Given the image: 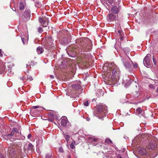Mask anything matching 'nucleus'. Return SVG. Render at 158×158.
I'll list each match as a JSON object with an SVG mask.
<instances>
[{
  "instance_id": "nucleus-2",
  "label": "nucleus",
  "mask_w": 158,
  "mask_h": 158,
  "mask_svg": "<svg viewBox=\"0 0 158 158\" xmlns=\"http://www.w3.org/2000/svg\"><path fill=\"white\" fill-rule=\"evenodd\" d=\"M107 113V106L105 105H100L98 106L97 110L94 112L93 115L100 119H102L106 116Z\"/></svg>"
},
{
  "instance_id": "nucleus-52",
  "label": "nucleus",
  "mask_w": 158,
  "mask_h": 158,
  "mask_svg": "<svg viewBox=\"0 0 158 158\" xmlns=\"http://www.w3.org/2000/svg\"><path fill=\"white\" fill-rule=\"evenodd\" d=\"M118 33H120V32H121V31H120V30L118 31Z\"/></svg>"
},
{
  "instance_id": "nucleus-49",
  "label": "nucleus",
  "mask_w": 158,
  "mask_h": 158,
  "mask_svg": "<svg viewBox=\"0 0 158 158\" xmlns=\"http://www.w3.org/2000/svg\"><path fill=\"white\" fill-rule=\"evenodd\" d=\"M71 157V156L70 155H69L68 156H67V158H70Z\"/></svg>"
},
{
  "instance_id": "nucleus-55",
  "label": "nucleus",
  "mask_w": 158,
  "mask_h": 158,
  "mask_svg": "<svg viewBox=\"0 0 158 158\" xmlns=\"http://www.w3.org/2000/svg\"><path fill=\"white\" fill-rule=\"evenodd\" d=\"M120 158H121V157H120Z\"/></svg>"
},
{
  "instance_id": "nucleus-54",
  "label": "nucleus",
  "mask_w": 158,
  "mask_h": 158,
  "mask_svg": "<svg viewBox=\"0 0 158 158\" xmlns=\"http://www.w3.org/2000/svg\"><path fill=\"white\" fill-rule=\"evenodd\" d=\"M46 119H44V120H46Z\"/></svg>"
},
{
  "instance_id": "nucleus-16",
  "label": "nucleus",
  "mask_w": 158,
  "mask_h": 158,
  "mask_svg": "<svg viewBox=\"0 0 158 158\" xmlns=\"http://www.w3.org/2000/svg\"><path fill=\"white\" fill-rule=\"evenodd\" d=\"M120 8H119V6H116L113 7L111 9V11L112 12H113L114 14H118L119 11V9Z\"/></svg>"
},
{
  "instance_id": "nucleus-34",
  "label": "nucleus",
  "mask_w": 158,
  "mask_h": 158,
  "mask_svg": "<svg viewBox=\"0 0 158 158\" xmlns=\"http://www.w3.org/2000/svg\"><path fill=\"white\" fill-rule=\"evenodd\" d=\"M35 6L37 7H39L40 6V4L38 2H36L35 3Z\"/></svg>"
},
{
  "instance_id": "nucleus-41",
  "label": "nucleus",
  "mask_w": 158,
  "mask_h": 158,
  "mask_svg": "<svg viewBox=\"0 0 158 158\" xmlns=\"http://www.w3.org/2000/svg\"><path fill=\"white\" fill-rule=\"evenodd\" d=\"M24 39H25L24 38H22V40L24 44H25V43L24 42Z\"/></svg>"
},
{
  "instance_id": "nucleus-17",
  "label": "nucleus",
  "mask_w": 158,
  "mask_h": 158,
  "mask_svg": "<svg viewBox=\"0 0 158 158\" xmlns=\"http://www.w3.org/2000/svg\"><path fill=\"white\" fill-rule=\"evenodd\" d=\"M124 85L126 87H127L130 85L131 83V80L130 78L124 81Z\"/></svg>"
},
{
  "instance_id": "nucleus-3",
  "label": "nucleus",
  "mask_w": 158,
  "mask_h": 158,
  "mask_svg": "<svg viewBox=\"0 0 158 158\" xmlns=\"http://www.w3.org/2000/svg\"><path fill=\"white\" fill-rule=\"evenodd\" d=\"M91 41L89 40L88 44H84L83 43L81 44L80 48L81 51L83 52H87L88 50H90L92 48V45L91 44Z\"/></svg>"
},
{
  "instance_id": "nucleus-14",
  "label": "nucleus",
  "mask_w": 158,
  "mask_h": 158,
  "mask_svg": "<svg viewBox=\"0 0 158 158\" xmlns=\"http://www.w3.org/2000/svg\"><path fill=\"white\" fill-rule=\"evenodd\" d=\"M79 48H72L70 51V53L72 55L71 56L72 57H74L77 54L78 52Z\"/></svg>"
},
{
  "instance_id": "nucleus-53",
  "label": "nucleus",
  "mask_w": 158,
  "mask_h": 158,
  "mask_svg": "<svg viewBox=\"0 0 158 158\" xmlns=\"http://www.w3.org/2000/svg\"><path fill=\"white\" fill-rule=\"evenodd\" d=\"M156 91V92H158V87L157 88Z\"/></svg>"
},
{
  "instance_id": "nucleus-1",
  "label": "nucleus",
  "mask_w": 158,
  "mask_h": 158,
  "mask_svg": "<svg viewBox=\"0 0 158 158\" xmlns=\"http://www.w3.org/2000/svg\"><path fill=\"white\" fill-rule=\"evenodd\" d=\"M106 77L107 81L114 83H117L120 77V72L116 65L113 63H106L103 67Z\"/></svg>"
},
{
  "instance_id": "nucleus-23",
  "label": "nucleus",
  "mask_w": 158,
  "mask_h": 158,
  "mask_svg": "<svg viewBox=\"0 0 158 158\" xmlns=\"http://www.w3.org/2000/svg\"><path fill=\"white\" fill-rule=\"evenodd\" d=\"M32 109H36L38 108V109H37V110L39 111H40L42 110L43 109V108L42 107L39 106H34L32 107Z\"/></svg>"
},
{
  "instance_id": "nucleus-33",
  "label": "nucleus",
  "mask_w": 158,
  "mask_h": 158,
  "mask_svg": "<svg viewBox=\"0 0 158 158\" xmlns=\"http://www.w3.org/2000/svg\"><path fill=\"white\" fill-rule=\"evenodd\" d=\"M43 30H42V28L40 27L38 28V31L39 32V33H41L43 32Z\"/></svg>"
},
{
  "instance_id": "nucleus-7",
  "label": "nucleus",
  "mask_w": 158,
  "mask_h": 158,
  "mask_svg": "<svg viewBox=\"0 0 158 158\" xmlns=\"http://www.w3.org/2000/svg\"><path fill=\"white\" fill-rule=\"evenodd\" d=\"M123 61L125 67L127 69H130L131 66V63H132L130 59L127 57L123 59Z\"/></svg>"
},
{
  "instance_id": "nucleus-36",
  "label": "nucleus",
  "mask_w": 158,
  "mask_h": 158,
  "mask_svg": "<svg viewBox=\"0 0 158 158\" xmlns=\"http://www.w3.org/2000/svg\"><path fill=\"white\" fill-rule=\"evenodd\" d=\"M59 151L60 152L63 153L64 152L63 149L61 147L60 148Z\"/></svg>"
},
{
  "instance_id": "nucleus-39",
  "label": "nucleus",
  "mask_w": 158,
  "mask_h": 158,
  "mask_svg": "<svg viewBox=\"0 0 158 158\" xmlns=\"http://www.w3.org/2000/svg\"><path fill=\"white\" fill-rule=\"evenodd\" d=\"M84 105L85 106H89V103L88 101H86L84 103Z\"/></svg>"
},
{
  "instance_id": "nucleus-47",
  "label": "nucleus",
  "mask_w": 158,
  "mask_h": 158,
  "mask_svg": "<svg viewBox=\"0 0 158 158\" xmlns=\"http://www.w3.org/2000/svg\"><path fill=\"white\" fill-rule=\"evenodd\" d=\"M50 77L51 78H54V77L53 75H51Z\"/></svg>"
},
{
  "instance_id": "nucleus-51",
  "label": "nucleus",
  "mask_w": 158,
  "mask_h": 158,
  "mask_svg": "<svg viewBox=\"0 0 158 158\" xmlns=\"http://www.w3.org/2000/svg\"><path fill=\"white\" fill-rule=\"evenodd\" d=\"M86 120L87 121H89V118H87Z\"/></svg>"
},
{
  "instance_id": "nucleus-50",
  "label": "nucleus",
  "mask_w": 158,
  "mask_h": 158,
  "mask_svg": "<svg viewBox=\"0 0 158 158\" xmlns=\"http://www.w3.org/2000/svg\"><path fill=\"white\" fill-rule=\"evenodd\" d=\"M123 37H121L120 38V40H123Z\"/></svg>"
},
{
  "instance_id": "nucleus-29",
  "label": "nucleus",
  "mask_w": 158,
  "mask_h": 158,
  "mask_svg": "<svg viewBox=\"0 0 158 158\" xmlns=\"http://www.w3.org/2000/svg\"><path fill=\"white\" fill-rule=\"evenodd\" d=\"M89 140L94 142H96L98 140L97 139H95L94 138H92L91 137L89 138Z\"/></svg>"
},
{
  "instance_id": "nucleus-42",
  "label": "nucleus",
  "mask_w": 158,
  "mask_h": 158,
  "mask_svg": "<svg viewBox=\"0 0 158 158\" xmlns=\"http://www.w3.org/2000/svg\"><path fill=\"white\" fill-rule=\"evenodd\" d=\"M0 158H4L3 156L1 154H0Z\"/></svg>"
},
{
  "instance_id": "nucleus-28",
  "label": "nucleus",
  "mask_w": 158,
  "mask_h": 158,
  "mask_svg": "<svg viewBox=\"0 0 158 158\" xmlns=\"http://www.w3.org/2000/svg\"><path fill=\"white\" fill-rule=\"evenodd\" d=\"M105 142L109 144H110L112 143V142L110 139H107L105 140Z\"/></svg>"
},
{
  "instance_id": "nucleus-25",
  "label": "nucleus",
  "mask_w": 158,
  "mask_h": 158,
  "mask_svg": "<svg viewBox=\"0 0 158 158\" xmlns=\"http://www.w3.org/2000/svg\"><path fill=\"white\" fill-rule=\"evenodd\" d=\"M142 110L141 109V108L140 107H139L136 109L135 113L136 114L138 115L140 114L141 113H142Z\"/></svg>"
},
{
  "instance_id": "nucleus-40",
  "label": "nucleus",
  "mask_w": 158,
  "mask_h": 158,
  "mask_svg": "<svg viewBox=\"0 0 158 158\" xmlns=\"http://www.w3.org/2000/svg\"><path fill=\"white\" fill-rule=\"evenodd\" d=\"M134 67L135 68H137L138 67V64L137 63H135L133 64Z\"/></svg>"
},
{
  "instance_id": "nucleus-30",
  "label": "nucleus",
  "mask_w": 158,
  "mask_h": 158,
  "mask_svg": "<svg viewBox=\"0 0 158 158\" xmlns=\"http://www.w3.org/2000/svg\"><path fill=\"white\" fill-rule=\"evenodd\" d=\"M12 131H13L14 133L15 132L16 133H19V132L18 130L16 128H13Z\"/></svg>"
},
{
  "instance_id": "nucleus-19",
  "label": "nucleus",
  "mask_w": 158,
  "mask_h": 158,
  "mask_svg": "<svg viewBox=\"0 0 158 158\" xmlns=\"http://www.w3.org/2000/svg\"><path fill=\"white\" fill-rule=\"evenodd\" d=\"M115 48L117 51L120 49L121 47V44L119 42H116L114 46Z\"/></svg>"
},
{
  "instance_id": "nucleus-26",
  "label": "nucleus",
  "mask_w": 158,
  "mask_h": 158,
  "mask_svg": "<svg viewBox=\"0 0 158 158\" xmlns=\"http://www.w3.org/2000/svg\"><path fill=\"white\" fill-rule=\"evenodd\" d=\"M76 143L75 141L73 140L72 142V143H71L70 145V147L72 149H73L75 148V146L74 145Z\"/></svg>"
},
{
  "instance_id": "nucleus-10",
  "label": "nucleus",
  "mask_w": 158,
  "mask_h": 158,
  "mask_svg": "<svg viewBox=\"0 0 158 158\" xmlns=\"http://www.w3.org/2000/svg\"><path fill=\"white\" fill-rule=\"evenodd\" d=\"M117 16L112 13H110L107 16L106 19L109 22L113 21L116 19Z\"/></svg>"
},
{
  "instance_id": "nucleus-31",
  "label": "nucleus",
  "mask_w": 158,
  "mask_h": 158,
  "mask_svg": "<svg viewBox=\"0 0 158 158\" xmlns=\"http://www.w3.org/2000/svg\"><path fill=\"white\" fill-rule=\"evenodd\" d=\"M148 87L151 88H152L153 89H155V87L154 85L152 84H150L148 85Z\"/></svg>"
},
{
  "instance_id": "nucleus-27",
  "label": "nucleus",
  "mask_w": 158,
  "mask_h": 158,
  "mask_svg": "<svg viewBox=\"0 0 158 158\" xmlns=\"http://www.w3.org/2000/svg\"><path fill=\"white\" fill-rule=\"evenodd\" d=\"M64 137L65 139H66L67 142L69 140L70 136L69 135L67 134H65L64 135Z\"/></svg>"
},
{
  "instance_id": "nucleus-6",
  "label": "nucleus",
  "mask_w": 158,
  "mask_h": 158,
  "mask_svg": "<svg viewBox=\"0 0 158 158\" xmlns=\"http://www.w3.org/2000/svg\"><path fill=\"white\" fill-rule=\"evenodd\" d=\"M47 43H45L44 45L45 48L49 50L52 46L53 47V40L51 37H48L47 40Z\"/></svg>"
},
{
  "instance_id": "nucleus-20",
  "label": "nucleus",
  "mask_w": 158,
  "mask_h": 158,
  "mask_svg": "<svg viewBox=\"0 0 158 158\" xmlns=\"http://www.w3.org/2000/svg\"><path fill=\"white\" fill-rule=\"evenodd\" d=\"M48 116L49 117H50L51 118L48 119V120L50 122H52L53 120V119L54 118V114L52 113H50L48 114Z\"/></svg>"
},
{
  "instance_id": "nucleus-32",
  "label": "nucleus",
  "mask_w": 158,
  "mask_h": 158,
  "mask_svg": "<svg viewBox=\"0 0 158 158\" xmlns=\"http://www.w3.org/2000/svg\"><path fill=\"white\" fill-rule=\"evenodd\" d=\"M33 148V145L31 143L29 144L28 148L30 150H32Z\"/></svg>"
},
{
  "instance_id": "nucleus-37",
  "label": "nucleus",
  "mask_w": 158,
  "mask_h": 158,
  "mask_svg": "<svg viewBox=\"0 0 158 158\" xmlns=\"http://www.w3.org/2000/svg\"><path fill=\"white\" fill-rule=\"evenodd\" d=\"M46 158H51V154H47L46 156Z\"/></svg>"
},
{
  "instance_id": "nucleus-21",
  "label": "nucleus",
  "mask_w": 158,
  "mask_h": 158,
  "mask_svg": "<svg viewBox=\"0 0 158 158\" xmlns=\"http://www.w3.org/2000/svg\"><path fill=\"white\" fill-rule=\"evenodd\" d=\"M36 50L39 54L42 53L44 51L43 48L40 47H38L36 49Z\"/></svg>"
},
{
  "instance_id": "nucleus-4",
  "label": "nucleus",
  "mask_w": 158,
  "mask_h": 158,
  "mask_svg": "<svg viewBox=\"0 0 158 158\" xmlns=\"http://www.w3.org/2000/svg\"><path fill=\"white\" fill-rule=\"evenodd\" d=\"M156 147L157 144L156 141L154 140H152L149 142L146 147L148 148V149H149V151H151L155 149Z\"/></svg>"
},
{
  "instance_id": "nucleus-8",
  "label": "nucleus",
  "mask_w": 158,
  "mask_h": 158,
  "mask_svg": "<svg viewBox=\"0 0 158 158\" xmlns=\"http://www.w3.org/2000/svg\"><path fill=\"white\" fill-rule=\"evenodd\" d=\"M8 152L10 154L12 155L15 153L17 149V147L16 145H11L8 147Z\"/></svg>"
},
{
  "instance_id": "nucleus-38",
  "label": "nucleus",
  "mask_w": 158,
  "mask_h": 158,
  "mask_svg": "<svg viewBox=\"0 0 158 158\" xmlns=\"http://www.w3.org/2000/svg\"><path fill=\"white\" fill-rule=\"evenodd\" d=\"M27 78L29 80V81H31L33 80V78L32 77L29 76H27Z\"/></svg>"
},
{
  "instance_id": "nucleus-46",
  "label": "nucleus",
  "mask_w": 158,
  "mask_h": 158,
  "mask_svg": "<svg viewBox=\"0 0 158 158\" xmlns=\"http://www.w3.org/2000/svg\"><path fill=\"white\" fill-rule=\"evenodd\" d=\"M30 63L28 64H27V67L28 66H30V67H31V64H29Z\"/></svg>"
},
{
  "instance_id": "nucleus-24",
  "label": "nucleus",
  "mask_w": 158,
  "mask_h": 158,
  "mask_svg": "<svg viewBox=\"0 0 158 158\" xmlns=\"http://www.w3.org/2000/svg\"><path fill=\"white\" fill-rule=\"evenodd\" d=\"M72 87L74 89H78L80 88V85L79 84H77L72 85Z\"/></svg>"
},
{
  "instance_id": "nucleus-44",
  "label": "nucleus",
  "mask_w": 158,
  "mask_h": 158,
  "mask_svg": "<svg viewBox=\"0 0 158 158\" xmlns=\"http://www.w3.org/2000/svg\"><path fill=\"white\" fill-rule=\"evenodd\" d=\"M2 56V50L0 49V56Z\"/></svg>"
},
{
  "instance_id": "nucleus-9",
  "label": "nucleus",
  "mask_w": 158,
  "mask_h": 158,
  "mask_svg": "<svg viewBox=\"0 0 158 158\" xmlns=\"http://www.w3.org/2000/svg\"><path fill=\"white\" fill-rule=\"evenodd\" d=\"M39 21L42 24L43 27H47L48 24L49 20L48 18L44 19L40 18L39 19Z\"/></svg>"
},
{
  "instance_id": "nucleus-18",
  "label": "nucleus",
  "mask_w": 158,
  "mask_h": 158,
  "mask_svg": "<svg viewBox=\"0 0 158 158\" xmlns=\"http://www.w3.org/2000/svg\"><path fill=\"white\" fill-rule=\"evenodd\" d=\"M107 1L110 4H111L114 3L118 4L119 3V0H107Z\"/></svg>"
},
{
  "instance_id": "nucleus-22",
  "label": "nucleus",
  "mask_w": 158,
  "mask_h": 158,
  "mask_svg": "<svg viewBox=\"0 0 158 158\" xmlns=\"http://www.w3.org/2000/svg\"><path fill=\"white\" fill-rule=\"evenodd\" d=\"M25 3L20 2L19 6V9L21 10H23L25 8Z\"/></svg>"
},
{
  "instance_id": "nucleus-15",
  "label": "nucleus",
  "mask_w": 158,
  "mask_h": 158,
  "mask_svg": "<svg viewBox=\"0 0 158 158\" xmlns=\"http://www.w3.org/2000/svg\"><path fill=\"white\" fill-rule=\"evenodd\" d=\"M67 118L66 117H62L61 118V124L63 127H65L67 123Z\"/></svg>"
},
{
  "instance_id": "nucleus-48",
  "label": "nucleus",
  "mask_w": 158,
  "mask_h": 158,
  "mask_svg": "<svg viewBox=\"0 0 158 158\" xmlns=\"http://www.w3.org/2000/svg\"><path fill=\"white\" fill-rule=\"evenodd\" d=\"M20 79L21 80H23L24 77L23 76L21 77L20 78Z\"/></svg>"
},
{
  "instance_id": "nucleus-12",
  "label": "nucleus",
  "mask_w": 158,
  "mask_h": 158,
  "mask_svg": "<svg viewBox=\"0 0 158 158\" xmlns=\"http://www.w3.org/2000/svg\"><path fill=\"white\" fill-rule=\"evenodd\" d=\"M14 135V133L13 132V131H12L10 134H6L4 136V138L6 139H8L10 141H12L14 140V139L13 138H11V137L13 136Z\"/></svg>"
},
{
  "instance_id": "nucleus-11",
  "label": "nucleus",
  "mask_w": 158,
  "mask_h": 158,
  "mask_svg": "<svg viewBox=\"0 0 158 158\" xmlns=\"http://www.w3.org/2000/svg\"><path fill=\"white\" fill-rule=\"evenodd\" d=\"M30 10L28 9L26 10L24 13V19L25 18L26 21L29 19L30 18Z\"/></svg>"
},
{
  "instance_id": "nucleus-43",
  "label": "nucleus",
  "mask_w": 158,
  "mask_h": 158,
  "mask_svg": "<svg viewBox=\"0 0 158 158\" xmlns=\"http://www.w3.org/2000/svg\"><path fill=\"white\" fill-rule=\"evenodd\" d=\"M31 137V134H29L28 135V136H27L28 138V139H30V137Z\"/></svg>"
},
{
  "instance_id": "nucleus-5",
  "label": "nucleus",
  "mask_w": 158,
  "mask_h": 158,
  "mask_svg": "<svg viewBox=\"0 0 158 158\" xmlns=\"http://www.w3.org/2000/svg\"><path fill=\"white\" fill-rule=\"evenodd\" d=\"M151 58V56L149 54H148L143 59V64L147 68L151 66L150 59Z\"/></svg>"
},
{
  "instance_id": "nucleus-45",
  "label": "nucleus",
  "mask_w": 158,
  "mask_h": 158,
  "mask_svg": "<svg viewBox=\"0 0 158 158\" xmlns=\"http://www.w3.org/2000/svg\"><path fill=\"white\" fill-rule=\"evenodd\" d=\"M135 93L137 94V95L135 96V97L137 98L139 96V94H138L137 92H135Z\"/></svg>"
},
{
  "instance_id": "nucleus-35",
  "label": "nucleus",
  "mask_w": 158,
  "mask_h": 158,
  "mask_svg": "<svg viewBox=\"0 0 158 158\" xmlns=\"http://www.w3.org/2000/svg\"><path fill=\"white\" fill-rule=\"evenodd\" d=\"M152 60L153 62V63L155 65H156V58L154 57V56L152 57Z\"/></svg>"
},
{
  "instance_id": "nucleus-13",
  "label": "nucleus",
  "mask_w": 158,
  "mask_h": 158,
  "mask_svg": "<svg viewBox=\"0 0 158 158\" xmlns=\"http://www.w3.org/2000/svg\"><path fill=\"white\" fill-rule=\"evenodd\" d=\"M140 152L143 154L146 155L148 154L150 151H149V149H148V148H147L146 147H143L140 149Z\"/></svg>"
}]
</instances>
